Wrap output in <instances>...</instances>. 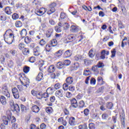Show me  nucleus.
I'll list each match as a JSON object with an SVG mask.
<instances>
[{"mask_svg":"<svg viewBox=\"0 0 129 129\" xmlns=\"http://www.w3.org/2000/svg\"><path fill=\"white\" fill-rule=\"evenodd\" d=\"M11 32H12V30L8 29L4 34V40L8 45H12L15 41V34L11 33Z\"/></svg>","mask_w":129,"mask_h":129,"instance_id":"f257e3e1","label":"nucleus"},{"mask_svg":"<svg viewBox=\"0 0 129 129\" xmlns=\"http://www.w3.org/2000/svg\"><path fill=\"white\" fill-rule=\"evenodd\" d=\"M20 81L21 82L22 85L25 86L26 88H27L28 85L30 84V80L26 77L24 74L21 75V77H20Z\"/></svg>","mask_w":129,"mask_h":129,"instance_id":"f03ea898","label":"nucleus"},{"mask_svg":"<svg viewBox=\"0 0 129 129\" xmlns=\"http://www.w3.org/2000/svg\"><path fill=\"white\" fill-rule=\"evenodd\" d=\"M2 93L8 98L11 97V94L8 90V86L6 85H4L2 87Z\"/></svg>","mask_w":129,"mask_h":129,"instance_id":"7ed1b4c3","label":"nucleus"},{"mask_svg":"<svg viewBox=\"0 0 129 129\" xmlns=\"http://www.w3.org/2000/svg\"><path fill=\"white\" fill-rule=\"evenodd\" d=\"M56 4L55 3H53L49 5V10L47 11L48 15H52L53 13H55L56 10H55V7H56Z\"/></svg>","mask_w":129,"mask_h":129,"instance_id":"20e7f679","label":"nucleus"},{"mask_svg":"<svg viewBox=\"0 0 129 129\" xmlns=\"http://www.w3.org/2000/svg\"><path fill=\"white\" fill-rule=\"evenodd\" d=\"M12 92L15 99H19L20 98V94H19V91L17 88L14 87L12 88Z\"/></svg>","mask_w":129,"mask_h":129,"instance_id":"39448f33","label":"nucleus"},{"mask_svg":"<svg viewBox=\"0 0 129 129\" xmlns=\"http://www.w3.org/2000/svg\"><path fill=\"white\" fill-rule=\"evenodd\" d=\"M69 123L72 126L76 125V124H77V122H76V119H75V117H70L69 119Z\"/></svg>","mask_w":129,"mask_h":129,"instance_id":"423d86ee","label":"nucleus"},{"mask_svg":"<svg viewBox=\"0 0 129 129\" xmlns=\"http://www.w3.org/2000/svg\"><path fill=\"white\" fill-rule=\"evenodd\" d=\"M70 101L72 107H74V108H77V107H78V103L76 99L73 98L70 100Z\"/></svg>","mask_w":129,"mask_h":129,"instance_id":"0eeeda50","label":"nucleus"},{"mask_svg":"<svg viewBox=\"0 0 129 129\" xmlns=\"http://www.w3.org/2000/svg\"><path fill=\"white\" fill-rule=\"evenodd\" d=\"M2 119L4 124H5V125H8L9 124V123H10V115L9 116H3Z\"/></svg>","mask_w":129,"mask_h":129,"instance_id":"6e6552de","label":"nucleus"},{"mask_svg":"<svg viewBox=\"0 0 129 129\" xmlns=\"http://www.w3.org/2000/svg\"><path fill=\"white\" fill-rule=\"evenodd\" d=\"M105 55H109V51H106L105 50H103L101 52V55L100 56L102 60H104L105 59Z\"/></svg>","mask_w":129,"mask_h":129,"instance_id":"1a4fd4ad","label":"nucleus"},{"mask_svg":"<svg viewBox=\"0 0 129 129\" xmlns=\"http://www.w3.org/2000/svg\"><path fill=\"white\" fill-rule=\"evenodd\" d=\"M58 25L60 26V27H62L64 30H67V29H69V28H70V25H69L67 23H61L59 22L58 23Z\"/></svg>","mask_w":129,"mask_h":129,"instance_id":"9d476101","label":"nucleus"},{"mask_svg":"<svg viewBox=\"0 0 129 129\" xmlns=\"http://www.w3.org/2000/svg\"><path fill=\"white\" fill-rule=\"evenodd\" d=\"M63 90H57L55 92V96L56 97H58V98H61V97H63Z\"/></svg>","mask_w":129,"mask_h":129,"instance_id":"9b49d317","label":"nucleus"},{"mask_svg":"<svg viewBox=\"0 0 129 129\" xmlns=\"http://www.w3.org/2000/svg\"><path fill=\"white\" fill-rule=\"evenodd\" d=\"M72 55V51H71V50H68L64 53L63 57L69 58V57H71Z\"/></svg>","mask_w":129,"mask_h":129,"instance_id":"f8f14e48","label":"nucleus"},{"mask_svg":"<svg viewBox=\"0 0 129 129\" xmlns=\"http://www.w3.org/2000/svg\"><path fill=\"white\" fill-rule=\"evenodd\" d=\"M80 66H79V63L78 62H76L74 63L71 66V70H77L78 68H79Z\"/></svg>","mask_w":129,"mask_h":129,"instance_id":"ddd939ff","label":"nucleus"},{"mask_svg":"<svg viewBox=\"0 0 129 129\" xmlns=\"http://www.w3.org/2000/svg\"><path fill=\"white\" fill-rule=\"evenodd\" d=\"M32 110L33 112H35V113H37L40 111V108L37 105H34L32 107Z\"/></svg>","mask_w":129,"mask_h":129,"instance_id":"4468645a","label":"nucleus"},{"mask_svg":"<svg viewBox=\"0 0 129 129\" xmlns=\"http://www.w3.org/2000/svg\"><path fill=\"white\" fill-rule=\"evenodd\" d=\"M56 68L58 69H63V68H65V66H64L63 62L62 63L61 61H58L56 63Z\"/></svg>","mask_w":129,"mask_h":129,"instance_id":"2eb2a0df","label":"nucleus"},{"mask_svg":"<svg viewBox=\"0 0 129 129\" xmlns=\"http://www.w3.org/2000/svg\"><path fill=\"white\" fill-rule=\"evenodd\" d=\"M33 53L34 56H39V55H40V47L37 46L36 48L34 49Z\"/></svg>","mask_w":129,"mask_h":129,"instance_id":"dca6fc26","label":"nucleus"},{"mask_svg":"<svg viewBox=\"0 0 129 129\" xmlns=\"http://www.w3.org/2000/svg\"><path fill=\"white\" fill-rule=\"evenodd\" d=\"M63 52H64L63 50H62V49L59 50L58 51H57L54 53L55 57L57 58V57H60V56H62Z\"/></svg>","mask_w":129,"mask_h":129,"instance_id":"f3484780","label":"nucleus"},{"mask_svg":"<svg viewBox=\"0 0 129 129\" xmlns=\"http://www.w3.org/2000/svg\"><path fill=\"white\" fill-rule=\"evenodd\" d=\"M79 31V29L77 26L72 25L71 27V32L72 33H76Z\"/></svg>","mask_w":129,"mask_h":129,"instance_id":"a211bd4d","label":"nucleus"},{"mask_svg":"<svg viewBox=\"0 0 129 129\" xmlns=\"http://www.w3.org/2000/svg\"><path fill=\"white\" fill-rule=\"evenodd\" d=\"M66 81L69 85H71L72 83H73V77H69L67 78Z\"/></svg>","mask_w":129,"mask_h":129,"instance_id":"6ab92c4d","label":"nucleus"},{"mask_svg":"<svg viewBox=\"0 0 129 129\" xmlns=\"http://www.w3.org/2000/svg\"><path fill=\"white\" fill-rule=\"evenodd\" d=\"M97 82L99 85H103V84L105 83V82L103 81V79H102V77H98Z\"/></svg>","mask_w":129,"mask_h":129,"instance_id":"aec40b11","label":"nucleus"},{"mask_svg":"<svg viewBox=\"0 0 129 129\" xmlns=\"http://www.w3.org/2000/svg\"><path fill=\"white\" fill-rule=\"evenodd\" d=\"M93 62V60H89L88 59H85L84 60V63L86 66H89V65H91Z\"/></svg>","mask_w":129,"mask_h":129,"instance_id":"412c9836","label":"nucleus"},{"mask_svg":"<svg viewBox=\"0 0 129 129\" xmlns=\"http://www.w3.org/2000/svg\"><path fill=\"white\" fill-rule=\"evenodd\" d=\"M27 32L26 29H23L20 32V35L22 38H25L27 36Z\"/></svg>","mask_w":129,"mask_h":129,"instance_id":"4be33fe9","label":"nucleus"},{"mask_svg":"<svg viewBox=\"0 0 129 129\" xmlns=\"http://www.w3.org/2000/svg\"><path fill=\"white\" fill-rule=\"evenodd\" d=\"M58 42H57V40L53 39L49 41V45H51L52 47H55L57 46Z\"/></svg>","mask_w":129,"mask_h":129,"instance_id":"5701e85b","label":"nucleus"},{"mask_svg":"<svg viewBox=\"0 0 129 129\" xmlns=\"http://www.w3.org/2000/svg\"><path fill=\"white\" fill-rule=\"evenodd\" d=\"M95 56V51L93 50V49H91L89 51V56L90 58H93Z\"/></svg>","mask_w":129,"mask_h":129,"instance_id":"b1692460","label":"nucleus"},{"mask_svg":"<svg viewBox=\"0 0 129 129\" xmlns=\"http://www.w3.org/2000/svg\"><path fill=\"white\" fill-rule=\"evenodd\" d=\"M47 71L49 72V73H53V72H55V66L53 65L49 66Z\"/></svg>","mask_w":129,"mask_h":129,"instance_id":"393cba45","label":"nucleus"},{"mask_svg":"<svg viewBox=\"0 0 129 129\" xmlns=\"http://www.w3.org/2000/svg\"><path fill=\"white\" fill-rule=\"evenodd\" d=\"M0 101L4 105L7 104V99L4 96H2L0 98Z\"/></svg>","mask_w":129,"mask_h":129,"instance_id":"a878e982","label":"nucleus"},{"mask_svg":"<svg viewBox=\"0 0 129 129\" xmlns=\"http://www.w3.org/2000/svg\"><path fill=\"white\" fill-rule=\"evenodd\" d=\"M12 108H13V111L20 112V106H19L18 104H16Z\"/></svg>","mask_w":129,"mask_h":129,"instance_id":"bb28decb","label":"nucleus"},{"mask_svg":"<svg viewBox=\"0 0 129 129\" xmlns=\"http://www.w3.org/2000/svg\"><path fill=\"white\" fill-rule=\"evenodd\" d=\"M68 40H70V42H73L75 39H76L75 35L73 34L69 35L67 36Z\"/></svg>","mask_w":129,"mask_h":129,"instance_id":"cd10ccee","label":"nucleus"},{"mask_svg":"<svg viewBox=\"0 0 129 129\" xmlns=\"http://www.w3.org/2000/svg\"><path fill=\"white\" fill-rule=\"evenodd\" d=\"M98 68H99L97 66H94L92 67V71H93V72H95V73H96V74H98V73H99Z\"/></svg>","mask_w":129,"mask_h":129,"instance_id":"c85d7f7f","label":"nucleus"},{"mask_svg":"<svg viewBox=\"0 0 129 129\" xmlns=\"http://www.w3.org/2000/svg\"><path fill=\"white\" fill-rule=\"evenodd\" d=\"M5 12L6 14L7 15H11L12 14V10L11 9V7H7L5 9Z\"/></svg>","mask_w":129,"mask_h":129,"instance_id":"c756f323","label":"nucleus"},{"mask_svg":"<svg viewBox=\"0 0 129 129\" xmlns=\"http://www.w3.org/2000/svg\"><path fill=\"white\" fill-rule=\"evenodd\" d=\"M83 59V57L82 55H76L75 57H74V60L75 61H81Z\"/></svg>","mask_w":129,"mask_h":129,"instance_id":"7c9ffc66","label":"nucleus"},{"mask_svg":"<svg viewBox=\"0 0 129 129\" xmlns=\"http://www.w3.org/2000/svg\"><path fill=\"white\" fill-rule=\"evenodd\" d=\"M22 53L24 55H29L30 54V49L28 48H25L23 49Z\"/></svg>","mask_w":129,"mask_h":129,"instance_id":"2f4dec72","label":"nucleus"},{"mask_svg":"<svg viewBox=\"0 0 129 129\" xmlns=\"http://www.w3.org/2000/svg\"><path fill=\"white\" fill-rule=\"evenodd\" d=\"M43 79V73H39L36 77V80L37 81H41Z\"/></svg>","mask_w":129,"mask_h":129,"instance_id":"473e14b6","label":"nucleus"},{"mask_svg":"<svg viewBox=\"0 0 129 129\" xmlns=\"http://www.w3.org/2000/svg\"><path fill=\"white\" fill-rule=\"evenodd\" d=\"M52 45L50 44V42H49L48 44L46 45V52H50L51 50L52 49Z\"/></svg>","mask_w":129,"mask_h":129,"instance_id":"72a5a7b5","label":"nucleus"},{"mask_svg":"<svg viewBox=\"0 0 129 129\" xmlns=\"http://www.w3.org/2000/svg\"><path fill=\"white\" fill-rule=\"evenodd\" d=\"M35 13L36 15H37V16H39L40 17L42 16V15H44V12L40 10H36Z\"/></svg>","mask_w":129,"mask_h":129,"instance_id":"f704fd0d","label":"nucleus"},{"mask_svg":"<svg viewBox=\"0 0 129 129\" xmlns=\"http://www.w3.org/2000/svg\"><path fill=\"white\" fill-rule=\"evenodd\" d=\"M46 92L48 94H53V93H54V89L51 88H48L46 90Z\"/></svg>","mask_w":129,"mask_h":129,"instance_id":"c9c22d12","label":"nucleus"},{"mask_svg":"<svg viewBox=\"0 0 129 129\" xmlns=\"http://www.w3.org/2000/svg\"><path fill=\"white\" fill-rule=\"evenodd\" d=\"M61 28H62V27H61V26H59L58 25V26H56L55 27V30L56 31V32H57V33H60L62 31V29H61Z\"/></svg>","mask_w":129,"mask_h":129,"instance_id":"e433bc0d","label":"nucleus"},{"mask_svg":"<svg viewBox=\"0 0 129 129\" xmlns=\"http://www.w3.org/2000/svg\"><path fill=\"white\" fill-rule=\"evenodd\" d=\"M36 97L38 99H42V98H43V93L42 92H37Z\"/></svg>","mask_w":129,"mask_h":129,"instance_id":"4c0bfd02","label":"nucleus"},{"mask_svg":"<svg viewBox=\"0 0 129 129\" xmlns=\"http://www.w3.org/2000/svg\"><path fill=\"white\" fill-rule=\"evenodd\" d=\"M120 116L122 124L123 125H125V122H124V114L123 113L122 115H120Z\"/></svg>","mask_w":129,"mask_h":129,"instance_id":"58836bf2","label":"nucleus"},{"mask_svg":"<svg viewBox=\"0 0 129 129\" xmlns=\"http://www.w3.org/2000/svg\"><path fill=\"white\" fill-rule=\"evenodd\" d=\"M113 106V104L111 102H108L106 103V107L108 109H111L112 107Z\"/></svg>","mask_w":129,"mask_h":129,"instance_id":"ea45409f","label":"nucleus"},{"mask_svg":"<svg viewBox=\"0 0 129 129\" xmlns=\"http://www.w3.org/2000/svg\"><path fill=\"white\" fill-rule=\"evenodd\" d=\"M63 63L65 67L66 66H69V65L71 64V61H70V60L67 59L64 60Z\"/></svg>","mask_w":129,"mask_h":129,"instance_id":"a19ab883","label":"nucleus"},{"mask_svg":"<svg viewBox=\"0 0 129 129\" xmlns=\"http://www.w3.org/2000/svg\"><path fill=\"white\" fill-rule=\"evenodd\" d=\"M25 42L26 44H29V43L32 42V39L30 37L27 36L25 38Z\"/></svg>","mask_w":129,"mask_h":129,"instance_id":"79ce46f5","label":"nucleus"},{"mask_svg":"<svg viewBox=\"0 0 129 129\" xmlns=\"http://www.w3.org/2000/svg\"><path fill=\"white\" fill-rule=\"evenodd\" d=\"M21 111L22 112H26V111H27V110L28 109V108H27L25 105L23 104L21 105Z\"/></svg>","mask_w":129,"mask_h":129,"instance_id":"37998d69","label":"nucleus"},{"mask_svg":"<svg viewBox=\"0 0 129 129\" xmlns=\"http://www.w3.org/2000/svg\"><path fill=\"white\" fill-rule=\"evenodd\" d=\"M85 105V103L84 102V101L81 100L79 102V107L83 108L84 107Z\"/></svg>","mask_w":129,"mask_h":129,"instance_id":"c03bdc74","label":"nucleus"},{"mask_svg":"<svg viewBox=\"0 0 129 129\" xmlns=\"http://www.w3.org/2000/svg\"><path fill=\"white\" fill-rule=\"evenodd\" d=\"M15 26L17 27V28H21V27L23 26V24H22L21 21H18L16 22Z\"/></svg>","mask_w":129,"mask_h":129,"instance_id":"a18cd8bd","label":"nucleus"},{"mask_svg":"<svg viewBox=\"0 0 129 129\" xmlns=\"http://www.w3.org/2000/svg\"><path fill=\"white\" fill-rule=\"evenodd\" d=\"M9 53L11 54L12 56H15L16 54H17V50L15 49H10L9 50Z\"/></svg>","mask_w":129,"mask_h":129,"instance_id":"49530a36","label":"nucleus"},{"mask_svg":"<svg viewBox=\"0 0 129 129\" xmlns=\"http://www.w3.org/2000/svg\"><path fill=\"white\" fill-rule=\"evenodd\" d=\"M79 129H88L87 127V125L86 124H80L79 125Z\"/></svg>","mask_w":129,"mask_h":129,"instance_id":"de8ad7c7","label":"nucleus"},{"mask_svg":"<svg viewBox=\"0 0 129 129\" xmlns=\"http://www.w3.org/2000/svg\"><path fill=\"white\" fill-rule=\"evenodd\" d=\"M111 58H113V57H115V54L116 53V50L115 49V48H113L111 51Z\"/></svg>","mask_w":129,"mask_h":129,"instance_id":"09e8293b","label":"nucleus"},{"mask_svg":"<svg viewBox=\"0 0 129 129\" xmlns=\"http://www.w3.org/2000/svg\"><path fill=\"white\" fill-rule=\"evenodd\" d=\"M10 123H14V122H16V117L14 116L12 117L11 115H10Z\"/></svg>","mask_w":129,"mask_h":129,"instance_id":"8fccbe9b","label":"nucleus"},{"mask_svg":"<svg viewBox=\"0 0 129 129\" xmlns=\"http://www.w3.org/2000/svg\"><path fill=\"white\" fill-rule=\"evenodd\" d=\"M108 117V114L107 113H105L102 114V119H104L105 120H106Z\"/></svg>","mask_w":129,"mask_h":129,"instance_id":"3c124183","label":"nucleus"},{"mask_svg":"<svg viewBox=\"0 0 129 129\" xmlns=\"http://www.w3.org/2000/svg\"><path fill=\"white\" fill-rule=\"evenodd\" d=\"M90 74H91V72H90V70H85L84 71V75L85 76H88V75H90Z\"/></svg>","mask_w":129,"mask_h":129,"instance_id":"603ef678","label":"nucleus"},{"mask_svg":"<svg viewBox=\"0 0 129 129\" xmlns=\"http://www.w3.org/2000/svg\"><path fill=\"white\" fill-rule=\"evenodd\" d=\"M52 34H53L52 31H48L46 33V36L47 38H50V37L52 36Z\"/></svg>","mask_w":129,"mask_h":129,"instance_id":"864d4df0","label":"nucleus"},{"mask_svg":"<svg viewBox=\"0 0 129 129\" xmlns=\"http://www.w3.org/2000/svg\"><path fill=\"white\" fill-rule=\"evenodd\" d=\"M23 71L24 73H28L30 71V67L28 66H25L23 69Z\"/></svg>","mask_w":129,"mask_h":129,"instance_id":"5fc2aeb1","label":"nucleus"},{"mask_svg":"<svg viewBox=\"0 0 129 129\" xmlns=\"http://www.w3.org/2000/svg\"><path fill=\"white\" fill-rule=\"evenodd\" d=\"M45 110L47 113H51L52 111H53V109H52V107H47L46 108Z\"/></svg>","mask_w":129,"mask_h":129,"instance_id":"6e6d98bb","label":"nucleus"},{"mask_svg":"<svg viewBox=\"0 0 129 129\" xmlns=\"http://www.w3.org/2000/svg\"><path fill=\"white\" fill-rule=\"evenodd\" d=\"M96 66L99 68H103V67H104V64H103V62L100 61L99 62Z\"/></svg>","mask_w":129,"mask_h":129,"instance_id":"4d7b16f0","label":"nucleus"},{"mask_svg":"<svg viewBox=\"0 0 129 129\" xmlns=\"http://www.w3.org/2000/svg\"><path fill=\"white\" fill-rule=\"evenodd\" d=\"M10 105L11 106L12 108L16 105L15 104V102H14V100L11 99L9 101Z\"/></svg>","mask_w":129,"mask_h":129,"instance_id":"13d9d810","label":"nucleus"},{"mask_svg":"<svg viewBox=\"0 0 129 129\" xmlns=\"http://www.w3.org/2000/svg\"><path fill=\"white\" fill-rule=\"evenodd\" d=\"M89 128L95 129V124H94V123H90L89 124Z\"/></svg>","mask_w":129,"mask_h":129,"instance_id":"bf43d9fd","label":"nucleus"},{"mask_svg":"<svg viewBox=\"0 0 129 129\" xmlns=\"http://www.w3.org/2000/svg\"><path fill=\"white\" fill-rule=\"evenodd\" d=\"M12 18L13 19V20H18V19L19 18V14L17 13H14L12 15Z\"/></svg>","mask_w":129,"mask_h":129,"instance_id":"052dcab7","label":"nucleus"},{"mask_svg":"<svg viewBox=\"0 0 129 129\" xmlns=\"http://www.w3.org/2000/svg\"><path fill=\"white\" fill-rule=\"evenodd\" d=\"M46 40L42 39L40 40L39 44L41 46H44V45H46Z\"/></svg>","mask_w":129,"mask_h":129,"instance_id":"680f3d73","label":"nucleus"},{"mask_svg":"<svg viewBox=\"0 0 129 129\" xmlns=\"http://www.w3.org/2000/svg\"><path fill=\"white\" fill-rule=\"evenodd\" d=\"M95 83H96V80H95L94 78H92L90 80V84L95 85Z\"/></svg>","mask_w":129,"mask_h":129,"instance_id":"e2e57ef3","label":"nucleus"},{"mask_svg":"<svg viewBox=\"0 0 129 129\" xmlns=\"http://www.w3.org/2000/svg\"><path fill=\"white\" fill-rule=\"evenodd\" d=\"M104 88H105L104 86L100 87L98 90V92H103L104 91Z\"/></svg>","mask_w":129,"mask_h":129,"instance_id":"0e129e2a","label":"nucleus"},{"mask_svg":"<svg viewBox=\"0 0 129 129\" xmlns=\"http://www.w3.org/2000/svg\"><path fill=\"white\" fill-rule=\"evenodd\" d=\"M8 66L9 68H12L14 66V61L12 60H10L9 63H8Z\"/></svg>","mask_w":129,"mask_h":129,"instance_id":"69168bd1","label":"nucleus"},{"mask_svg":"<svg viewBox=\"0 0 129 129\" xmlns=\"http://www.w3.org/2000/svg\"><path fill=\"white\" fill-rule=\"evenodd\" d=\"M66 94L68 98H71L72 97V94L70 92H67Z\"/></svg>","mask_w":129,"mask_h":129,"instance_id":"338daca9","label":"nucleus"},{"mask_svg":"<svg viewBox=\"0 0 129 129\" xmlns=\"http://www.w3.org/2000/svg\"><path fill=\"white\" fill-rule=\"evenodd\" d=\"M18 128V123H14L12 124V129H17Z\"/></svg>","mask_w":129,"mask_h":129,"instance_id":"774afa93","label":"nucleus"}]
</instances>
